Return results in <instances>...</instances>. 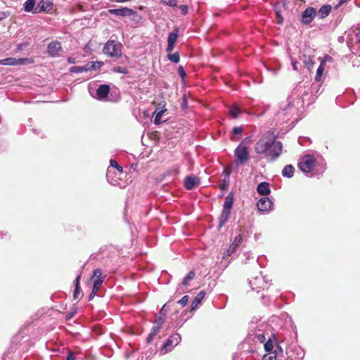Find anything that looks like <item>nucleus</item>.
Segmentation results:
<instances>
[{
    "mask_svg": "<svg viewBox=\"0 0 360 360\" xmlns=\"http://www.w3.org/2000/svg\"><path fill=\"white\" fill-rule=\"evenodd\" d=\"M277 137L273 131H267L255 144V152L262 155L267 162L276 161L283 151V144L277 140Z\"/></svg>",
    "mask_w": 360,
    "mask_h": 360,
    "instance_id": "1",
    "label": "nucleus"
},
{
    "mask_svg": "<svg viewBox=\"0 0 360 360\" xmlns=\"http://www.w3.org/2000/svg\"><path fill=\"white\" fill-rule=\"evenodd\" d=\"M233 193L230 192L225 198V201L223 205L221 213L219 217L218 229L222 228L224 224L229 221L231 214V210L233 205Z\"/></svg>",
    "mask_w": 360,
    "mask_h": 360,
    "instance_id": "2",
    "label": "nucleus"
},
{
    "mask_svg": "<svg viewBox=\"0 0 360 360\" xmlns=\"http://www.w3.org/2000/svg\"><path fill=\"white\" fill-rule=\"evenodd\" d=\"M122 44L120 42L109 39L105 44L103 52L109 57L120 58L122 56Z\"/></svg>",
    "mask_w": 360,
    "mask_h": 360,
    "instance_id": "3",
    "label": "nucleus"
},
{
    "mask_svg": "<svg viewBox=\"0 0 360 360\" xmlns=\"http://www.w3.org/2000/svg\"><path fill=\"white\" fill-rule=\"evenodd\" d=\"M292 102V98L288 96L285 101L281 103L279 109L276 114L278 120L285 122L290 119L289 115L294 109Z\"/></svg>",
    "mask_w": 360,
    "mask_h": 360,
    "instance_id": "4",
    "label": "nucleus"
},
{
    "mask_svg": "<svg viewBox=\"0 0 360 360\" xmlns=\"http://www.w3.org/2000/svg\"><path fill=\"white\" fill-rule=\"evenodd\" d=\"M269 281L266 276L262 275V272H260L259 275L253 277L249 281V284L253 290L259 292L261 290L267 289L270 286Z\"/></svg>",
    "mask_w": 360,
    "mask_h": 360,
    "instance_id": "5",
    "label": "nucleus"
},
{
    "mask_svg": "<svg viewBox=\"0 0 360 360\" xmlns=\"http://www.w3.org/2000/svg\"><path fill=\"white\" fill-rule=\"evenodd\" d=\"M352 32L353 36L347 40V44L353 53L360 56V23L353 30Z\"/></svg>",
    "mask_w": 360,
    "mask_h": 360,
    "instance_id": "6",
    "label": "nucleus"
},
{
    "mask_svg": "<svg viewBox=\"0 0 360 360\" xmlns=\"http://www.w3.org/2000/svg\"><path fill=\"white\" fill-rule=\"evenodd\" d=\"M103 273L101 269H96L93 271L91 280L93 281V288L91 294L89 296V300H93L96 292L98 290L102 283L104 281L105 276H102Z\"/></svg>",
    "mask_w": 360,
    "mask_h": 360,
    "instance_id": "7",
    "label": "nucleus"
},
{
    "mask_svg": "<svg viewBox=\"0 0 360 360\" xmlns=\"http://www.w3.org/2000/svg\"><path fill=\"white\" fill-rule=\"evenodd\" d=\"M234 155L236 156V163L243 165L245 164L250 158L248 148L245 143L242 141L235 149Z\"/></svg>",
    "mask_w": 360,
    "mask_h": 360,
    "instance_id": "8",
    "label": "nucleus"
},
{
    "mask_svg": "<svg viewBox=\"0 0 360 360\" xmlns=\"http://www.w3.org/2000/svg\"><path fill=\"white\" fill-rule=\"evenodd\" d=\"M315 158L313 155H307L303 157L302 160L298 163V167L302 172L305 173L307 176H309V174H311Z\"/></svg>",
    "mask_w": 360,
    "mask_h": 360,
    "instance_id": "9",
    "label": "nucleus"
},
{
    "mask_svg": "<svg viewBox=\"0 0 360 360\" xmlns=\"http://www.w3.org/2000/svg\"><path fill=\"white\" fill-rule=\"evenodd\" d=\"M181 340V337L179 333H175L169 336L165 343L163 345L162 348V352L164 354L167 353L168 352L172 351L174 347L178 345Z\"/></svg>",
    "mask_w": 360,
    "mask_h": 360,
    "instance_id": "10",
    "label": "nucleus"
},
{
    "mask_svg": "<svg viewBox=\"0 0 360 360\" xmlns=\"http://www.w3.org/2000/svg\"><path fill=\"white\" fill-rule=\"evenodd\" d=\"M110 93V86L108 84L100 85L96 91V95L90 91L91 95L99 101H107Z\"/></svg>",
    "mask_w": 360,
    "mask_h": 360,
    "instance_id": "11",
    "label": "nucleus"
},
{
    "mask_svg": "<svg viewBox=\"0 0 360 360\" xmlns=\"http://www.w3.org/2000/svg\"><path fill=\"white\" fill-rule=\"evenodd\" d=\"M316 9L314 7H307L301 15V22L303 25H307L310 24L315 15H316Z\"/></svg>",
    "mask_w": 360,
    "mask_h": 360,
    "instance_id": "12",
    "label": "nucleus"
},
{
    "mask_svg": "<svg viewBox=\"0 0 360 360\" xmlns=\"http://www.w3.org/2000/svg\"><path fill=\"white\" fill-rule=\"evenodd\" d=\"M53 7V0H41L35 9V13H49Z\"/></svg>",
    "mask_w": 360,
    "mask_h": 360,
    "instance_id": "13",
    "label": "nucleus"
},
{
    "mask_svg": "<svg viewBox=\"0 0 360 360\" xmlns=\"http://www.w3.org/2000/svg\"><path fill=\"white\" fill-rule=\"evenodd\" d=\"M257 208L260 212H268L273 207V201L267 197L261 198L257 203Z\"/></svg>",
    "mask_w": 360,
    "mask_h": 360,
    "instance_id": "14",
    "label": "nucleus"
},
{
    "mask_svg": "<svg viewBox=\"0 0 360 360\" xmlns=\"http://www.w3.org/2000/svg\"><path fill=\"white\" fill-rule=\"evenodd\" d=\"M231 173V167H226L224 169L223 172L221 174V176L223 179L221 181V183L219 184V188L224 191H226L229 188V183H230V175Z\"/></svg>",
    "mask_w": 360,
    "mask_h": 360,
    "instance_id": "15",
    "label": "nucleus"
},
{
    "mask_svg": "<svg viewBox=\"0 0 360 360\" xmlns=\"http://www.w3.org/2000/svg\"><path fill=\"white\" fill-rule=\"evenodd\" d=\"M60 51H62V46L58 41H51L47 46V53L51 57L56 58L58 56V52Z\"/></svg>",
    "mask_w": 360,
    "mask_h": 360,
    "instance_id": "16",
    "label": "nucleus"
},
{
    "mask_svg": "<svg viewBox=\"0 0 360 360\" xmlns=\"http://www.w3.org/2000/svg\"><path fill=\"white\" fill-rule=\"evenodd\" d=\"M179 30L178 27H175L172 32H170L167 37V47L166 49L167 52H171L173 51L174 44L178 38Z\"/></svg>",
    "mask_w": 360,
    "mask_h": 360,
    "instance_id": "17",
    "label": "nucleus"
},
{
    "mask_svg": "<svg viewBox=\"0 0 360 360\" xmlns=\"http://www.w3.org/2000/svg\"><path fill=\"white\" fill-rule=\"evenodd\" d=\"M200 184V179L195 176H188L184 180V187L187 190H191Z\"/></svg>",
    "mask_w": 360,
    "mask_h": 360,
    "instance_id": "18",
    "label": "nucleus"
},
{
    "mask_svg": "<svg viewBox=\"0 0 360 360\" xmlns=\"http://www.w3.org/2000/svg\"><path fill=\"white\" fill-rule=\"evenodd\" d=\"M108 13L111 15H115L120 17H126L131 13V8L127 7L120 8H111L108 10Z\"/></svg>",
    "mask_w": 360,
    "mask_h": 360,
    "instance_id": "19",
    "label": "nucleus"
},
{
    "mask_svg": "<svg viewBox=\"0 0 360 360\" xmlns=\"http://www.w3.org/2000/svg\"><path fill=\"white\" fill-rule=\"evenodd\" d=\"M256 190L260 195H268L271 193L270 184L266 181L259 183Z\"/></svg>",
    "mask_w": 360,
    "mask_h": 360,
    "instance_id": "20",
    "label": "nucleus"
},
{
    "mask_svg": "<svg viewBox=\"0 0 360 360\" xmlns=\"http://www.w3.org/2000/svg\"><path fill=\"white\" fill-rule=\"evenodd\" d=\"M205 296V292L202 290L198 293V295L194 297L193 300L191 303V309L195 310L197 309L198 306L201 303L202 300L204 299Z\"/></svg>",
    "mask_w": 360,
    "mask_h": 360,
    "instance_id": "21",
    "label": "nucleus"
},
{
    "mask_svg": "<svg viewBox=\"0 0 360 360\" xmlns=\"http://www.w3.org/2000/svg\"><path fill=\"white\" fill-rule=\"evenodd\" d=\"M332 7L329 4L322 6L318 11V16L320 19H323L327 17L330 13Z\"/></svg>",
    "mask_w": 360,
    "mask_h": 360,
    "instance_id": "22",
    "label": "nucleus"
},
{
    "mask_svg": "<svg viewBox=\"0 0 360 360\" xmlns=\"http://www.w3.org/2000/svg\"><path fill=\"white\" fill-rule=\"evenodd\" d=\"M36 1L35 0H27L23 5V9L25 12H32L34 14H37L35 13V6Z\"/></svg>",
    "mask_w": 360,
    "mask_h": 360,
    "instance_id": "23",
    "label": "nucleus"
},
{
    "mask_svg": "<svg viewBox=\"0 0 360 360\" xmlns=\"http://www.w3.org/2000/svg\"><path fill=\"white\" fill-rule=\"evenodd\" d=\"M295 172V167L292 165H288L284 167L282 170V176L286 178H291L293 176Z\"/></svg>",
    "mask_w": 360,
    "mask_h": 360,
    "instance_id": "24",
    "label": "nucleus"
},
{
    "mask_svg": "<svg viewBox=\"0 0 360 360\" xmlns=\"http://www.w3.org/2000/svg\"><path fill=\"white\" fill-rule=\"evenodd\" d=\"M22 59L17 60L14 58H6L2 60H0V65H15L18 64H20Z\"/></svg>",
    "mask_w": 360,
    "mask_h": 360,
    "instance_id": "25",
    "label": "nucleus"
},
{
    "mask_svg": "<svg viewBox=\"0 0 360 360\" xmlns=\"http://www.w3.org/2000/svg\"><path fill=\"white\" fill-rule=\"evenodd\" d=\"M69 71L72 73H82L84 72H89V66L86 64L84 66H72L70 68Z\"/></svg>",
    "mask_w": 360,
    "mask_h": 360,
    "instance_id": "26",
    "label": "nucleus"
},
{
    "mask_svg": "<svg viewBox=\"0 0 360 360\" xmlns=\"http://www.w3.org/2000/svg\"><path fill=\"white\" fill-rule=\"evenodd\" d=\"M313 58L314 57L310 56H307L306 55L302 56L303 64L308 69H311L314 65V61Z\"/></svg>",
    "mask_w": 360,
    "mask_h": 360,
    "instance_id": "27",
    "label": "nucleus"
},
{
    "mask_svg": "<svg viewBox=\"0 0 360 360\" xmlns=\"http://www.w3.org/2000/svg\"><path fill=\"white\" fill-rule=\"evenodd\" d=\"M128 16L130 17L131 21L134 24L139 23L142 20V16L133 9H131V13Z\"/></svg>",
    "mask_w": 360,
    "mask_h": 360,
    "instance_id": "28",
    "label": "nucleus"
},
{
    "mask_svg": "<svg viewBox=\"0 0 360 360\" xmlns=\"http://www.w3.org/2000/svg\"><path fill=\"white\" fill-rule=\"evenodd\" d=\"M324 71V60H321L320 65L316 70V73L315 75V80L316 82H320L321 80V77Z\"/></svg>",
    "mask_w": 360,
    "mask_h": 360,
    "instance_id": "29",
    "label": "nucleus"
},
{
    "mask_svg": "<svg viewBox=\"0 0 360 360\" xmlns=\"http://www.w3.org/2000/svg\"><path fill=\"white\" fill-rule=\"evenodd\" d=\"M103 65L101 61H92L87 63L89 71L99 70Z\"/></svg>",
    "mask_w": 360,
    "mask_h": 360,
    "instance_id": "30",
    "label": "nucleus"
},
{
    "mask_svg": "<svg viewBox=\"0 0 360 360\" xmlns=\"http://www.w3.org/2000/svg\"><path fill=\"white\" fill-rule=\"evenodd\" d=\"M195 276V273L194 271H190L188 274L186 275V276L184 278L181 284L184 286H187L188 285V283L194 279Z\"/></svg>",
    "mask_w": 360,
    "mask_h": 360,
    "instance_id": "31",
    "label": "nucleus"
},
{
    "mask_svg": "<svg viewBox=\"0 0 360 360\" xmlns=\"http://www.w3.org/2000/svg\"><path fill=\"white\" fill-rule=\"evenodd\" d=\"M110 98L107 99L108 101H112V102H117L120 100V94L118 90L112 91H110Z\"/></svg>",
    "mask_w": 360,
    "mask_h": 360,
    "instance_id": "32",
    "label": "nucleus"
},
{
    "mask_svg": "<svg viewBox=\"0 0 360 360\" xmlns=\"http://www.w3.org/2000/svg\"><path fill=\"white\" fill-rule=\"evenodd\" d=\"M241 110L237 106H232L229 109V113L233 117V118H238L239 115L240 114Z\"/></svg>",
    "mask_w": 360,
    "mask_h": 360,
    "instance_id": "33",
    "label": "nucleus"
},
{
    "mask_svg": "<svg viewBox=\"0 0 360 360\" xmlns=\"http://www.w3.org/2000/svg\"><path fill=\"white\" fill-rule=\"evenodd\" d=\"M165 322V318L162 316H160L155 321V326H153V328L157 329L158 331L160 332V328H162V324Z\"/></svg>",
    "mask_w": 360,
    "mask_h": 360,
    "instance_id": "34",
    "label": "nucleus"
},
{
    "mask_svg": "<svg viewBox=\"0 0 360 360\" xmlns=\"http://www.w3.org/2000/svg\"><path fill=\"white\" fill-rule=\"evenodd\" d=\"M253 340H257V341L260 343H264L266 341V338L263 333H260V330H257V332H255V338Z\"/></svg>",
    "mask_w": 360,
    "mask_h": 360,
    "instance_id": "35",
    "label": "nucleus"
},
{
    "mask_svg": "<svg viewBox=\"0 0 360 360\" xmlns=\"http://www.w3.org/2000/svg\"><path fill=\"white\" fill-rule=\"evenodd\" d=\"M112 172L111 169H108L107 173H106V178L108 181L112 184V185H117L118 184V181L116 179H114V177H112Z\"/></svg>",
    "mask_w": 360,
    "mask_h": 360,
    "instance_id": "36",
    "label": "nucleus"
},
{
    "mask_svg": "<svg viewBox=\"0 0 360 360\" xmlns=\"http://www.w3.org/2000/svg\"><path fill=\"white\" fill-rule=\"evenodd\" d=\"M168 59L174 63H178L180 60V56L178 52L174 53H169L167 55Z\"/></svg>",
    "mask_w": 360,
    "mask_h": 360,
    "instance_id": "37",
    "label": "nucleus"
},
{
    "mask_svg": "<svg viewBox=\"0 0 360 360\" xmlns=\"http://www.w3.org/2000/svg\"><path fill=\"white\" fill-rule=\"evenodd\" d=\"M165 111V110H160L158 112H155V119L153 122L155 125H158L161 123V117L164 114Z\"/></svg>",
    "mask_w": 360,
    "mask_h": 360,
    "instance_id": "38",
    "label": "nucleus"
},
{
    "mask_svg": "<svg viewBox=\"0 0 360 360\" xmlns=\"http://www.w3.org/2000/svg\"><path fill=\"white\" fill-rule=\"evenodd\" d=\"M274 345H273V341L269 338L266 342H264V349L268 353L274 352H273Z\"/></svg>",
    "mask_w": 360,
    "mask_h": 360,
    "instance_id": "39",
    "label": "nucleus"
},
{
    "mask_svg": "<svg viewBox=\"0 0 360 360\" xmlns=\"http://www.w3.org/2000/svg\"><path fill=\"white\" fill-rule=\"evenodd\" d=\"M112 71L116 73H121L124 75H127L129 73L128 69L127 68L121 66L114 67Z\"/></svg>",
    "mask_w": 360,
    "mask_h": 360,
    "instance_id": "40",
    "label": "nucleus"
},
{
    "mask_svg": "<svg viewBox=\"0 0 360 360\" xmlns=\"http://www.w3.org/2000/svg\"><path fill=\"white\" fill-rule=\"evenodd\" d=\"M159 333L157 329H154L152 328L151 332L149 333L146 338L147 343H150L154 339V337Z\"/></svg>",
    "mask_w": 360,
    "mask_h": 360,
    "instance_id": "41",
    "label": "nucleus"
},
{
    "mask_svg": "<svg viewBox=\"0 0 360 360\" xmlns=\"http://www.w3.org/2000/svg\"><path fill=\"white\" fill-rule=\"evenodd\" d=\"M110 167L115 168L120 173H122V172H123L122 167L119 165L115 160L111 159L110 161Z\"/></svg>",
    "mask_w": 360,
    "mask_h": 360,
    "instance_id": "42",
    "label": "nucleus"
},
{
    "mask_svg": "<svg viewBox=\"0 0 360 360\" xmlns=\"http://www.w3.org/2000/svg\"><path fill=\"white\" fill-rule=\"evenodd\" d=\"M262 360H276V352L264 354L263 356Z\"/></svg>",
    "mask_w": 360,
    "mask_h": 360,
    "instance_id": "43",
    "label": "nucleus"
},
{
    "mask_svg": "<svg viewBox=\"0 0 360 360\" xmlns=\"http://www.w3.org/2000/svg\"><path fill=\"white\" fill-rule=\"evenodd\" d=\"M243 242V237L240 234H238L236 236L234 241L231 245L235 246L236 248H238Z\"/></svg>",
    "mask_w": 360,
    "mask_h": 360,
    "instance_id": "44",
    "label": "nucleus"
},
{
    "mask_svg": "<svg viewBox=\"0 0 360 360\" xmlns=\"http://www.w3.org/2000/svg\"><path fill=\"white\" fill-rule=\"evenodd\" d=\"M177 72L182 80H185L186 77V72L182 65H179L177 69Z\"/></svg>",
    "mask_w": 360,
    "mask_h": 360,
    "instance_id": "45",
    "label": "nucleus"
},
{
    "mask_svg": "<svg viewBox=\"0 0 360 360\" xmlns=\"http://www.w3.org/2000/svg\"><path fill=\"white\" fill-rule=\"evenodd\" d=\"M236 248H236L233 245H231L230 247L227 249V250L224 252L223 257L225 258L226 257L231 256L236 251Z\"/></svg>",
    "mask_w": 360,
    "mask_h": 360,
    "instance_id": "46",
    "label": "nucleus"
},
{
    "mask_svg": "<svg viewBox=\"0 0 360 360\" xmlns=\"http://www.w3.org/2000/svg\"><path fill=\"white\" fill-rule=\"evenodd\" d=\"M243 131L242 127H234L232 130V134L234 135H240Z\"/></svg>",
    "mask_w": 360,
    "mask_h": 360,
    "instance_id": "47",
    "label": "nucleus"
},
{
    "mask_svg": "<svg viewBox=\"0 0 360 360\" xmlns=\"http://www.w3.org/2000/svg\"><path fill=\"white\" fill-rule=\"evenodd\" d=\"M162 1L171 7H174L177 5V0H162Z\"/></svg>",
    "mask_w": 360,
    "mask_h": 360,
    "instance_id": "48",
    "label": "nucleus"
},
{
    "mask_svg": "<svg viewBox=\"0 0 360 360\" xmlns=\"http://www.w3.org/2000/svg\"><path fill=\"white\" fill-rule=\"evenodd\" d=\"M188 302V296L184 295L181 300H179L177 302L181 306H186Z\"/></svg>",
    "mask_w": 360,
    "mask_h": 360,
    "instance_id": "49",
    "label": "nucleus"
},
{
    "mask_svg": "<svg viewBox=\"0 0 360 360\" xmlns=\"http://www.w3.org/2000/svg\"><path fill=\"white\" fill-rule=\"evenodd\" d=\"M188 107V104H187V98H186V96L184 95L182 98V102H181V108L182 110H186Z\"/></svg>",
    "mask_w": 360,
    "mask_h": 360,
    "instance_id": "50",
    "label": "nucleus"
},
{
    "mask_svg": "<svg viewBox=\"0 0 360 360\" xmlns=\"http://www.w3.org/2000/svg\"><path fill=\"white\" fill-rule=\"evenodd\" d=\"M179 9L182 15H185L188 13V6L186 5H181Z\"/></svg>",
    "mask_w": 360,
    "mask_h": 360,
    "instance_id": "51",
    "label": "nucleus"
},
{
    "mask_svg": "<svg viewBox=\"0 0 360 360\" xmlns=\"http://www.w3.org/2000/svg\"><path fill=\"white\" fill-rule=\"evenodd\" d=\"M10 15L8 11H0V21L6 18Z\"/></svg>",
    "mask_w": 360,
    "mask_h": 360,
    "instance_id": "52",
    "label": "nucleus"
},
{
    "mask_svg": "<svg viewBox=\"0 0 360 360\" xmlns=\"http://www.w3.org/2000/svg\"><path fill=\"white\" fill-rule=\"evenodd\" d=\"M81 291H80V287H75V291H74V298L76 300V299H78L79 297V295L80 294Z\"/></svg>",
    "mask_w": 360,
    "mask_h": 360,
    "instance_id": "53",
    "label": "nucleus"
},
{
    "mask_svg": "<svg viewBox=\"0 0 360 360\" xmlns=\"http://www.w3.org/2000/svg\"><path fill=\"white\" fill-rule=\"evenodd\" d=\"M8 233L7 231H1L0 232V238L1 240L3 239H8L9 237H8Z\"/></svg>",
    "mask_w": 360,
    "mask_h": 360,
    "instance_id": "54",
    "label": "nucleus"
},
{
    "mask_svg": "<svg viewBox=\"0 0 360 360\" xmlns=\"http://www.w3.org/2000/svg\"><path fill=\"white\" fill-rule=\"evenodd\" d=\"M66 360H75V356L73 352H69L66 357Z\"/></svg>",
    "mask_w": 360,
    "mask_h": 360,
    "instance_id": "55",
    "label": "nucleus"
},
{
    "mask_svg": "<svg viewBox=\"0 0 360 360\" xmlns=\"http://www.w3.org/2000/svg\"><path fill=\"white\" fill-rule=\"evenodd\" d=\"M80 279H81V274L78 275L75 281H74V284H75V287H79V281H80Z\"/></svg>",
    "mask_w": 360,
    "mask_h": 360,
    "instance_id": "56",
    "label": "nucleus"
},
{
    "mask_svg": "<svg viewBox=\"0 0 360 360\" xmlns=\"http://www.w3.org/2000/svg\"><path fill=\"white\" fill-rule=\"evenodd\" d=\"M291 63H292V67L293 70L297 71L298 70L297 61H296L295 60H292Z\"/></svg>",
    "mask_w": 360,
    "mask_h": 360,
    "instance_id": "57",
    "label": "nucleus"
},
{
    "mask_svg": "<svg viewBox=\"0 0 360 360\" xmlns=\"http://www.w3.org/2000/svg\"><path fill=\"white\" fill-rule=\"evenodd\" d=\"M67 61L70 64H75L76 63V58L73 57H68Z\"/></svg>",
    "mask_w": 360,
    "mask_h": 360,
    "instance_id": "58",
    "label": "nucleus"
},
{
    "mask_svg": "<svg viewBox=\"0 0 360 360\" xmlns=\"http://www.w3.org/2000/svg\"><path fill=\"white\" fill-rule=\"evenodd\" d=\"M346 1L345 0H339V2L338 3V4H336L335 6H334V8L335 9H338L341 5H342Z\"/></svg>",
    "mask_w": 360,
    "mask_h": 360,
    "instance_id": "59",
    "label": "nucleus"
},
{
    "mask_svg": "<svg viewBox=\"0 0 360 360\" xmlns=\"http://www.w3.org/2000/svg\"><path fill=\"white\" fill-rule=\"evenodd\" d=\"M321 60H324V63H326V61H330V60H332V57L328 56V55H326Z\"/></svg>",
    "mask_w": 360,
    "mask_h": 360,
    "instance_id": "60",
    "label": "nucleus"
},
{
    "mask_svg": "<svg viewBox=\"0 0 360 360\" xmlns=\"http://www.w3.org/2000/svg\"><path fill=\"white\" fill-rule=\"evenodd\" d=\"M277 350H279L281 352H283L281 347L278 344L276 345V350L274 351L276 352V354H277Z\"/></svg>",
    "mask_w": 360,
    "mask_h": 360,
    "instance_id": "61",
    "label": "nucleus"
},
{
    "mask_svg": "<svg viewBox=\"0 0 360 360\" xmlns=\"http://www.w3.org/2000/svg\"><path fill=\"white\" fill-rule=\"evenodd\" d=\"M75 314V312H71V313H69L67 316H66V319H70L73 315Z\"/></svg>",
    "mask_w": 360,
    "mask_h": 360,
    "instance_id": "62",
    "label": "nucleus"
},
{
    "mask_svg": "<svg viewBox=\"0 0 360 360\" xmlns=\"http://www.w3.org/2000/svg\"><path fill=\"white\" fill-rule=\"evenodd\" d=\"M278 22L282 23L283 22V18L278 13Z\"/></svg>",
    "mask_w": 360,
    "mask_h": 360,
    "instance_id": "63",
    "label": "nucleus"
},
{
    "mask_svg": "<svg viewBox=\"0 0 360 360\" xmlns=\"http://www.w3.org/2000/svg\"><path fill=\"white\" fill-rule=\"evenodd\" d=\"M338 39V41L340 43H342L345 41V38L342 36L339 37Z\"/></svg>",
    "mask_w": 360,
    "mask_h": 360,
    "instance_id": "64",
    "label": "nucleus"
}]
</instances>
